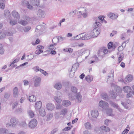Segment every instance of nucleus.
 Segmentation results:
<instances>
[{
    "mask_svg": "<svg viewBox=\"0 0 134 134\" xmlns=\"http://www.w3.org/2000/svg\"><path fill=\"white\" fill-rule=\"evenodd\" d=\"M77 14L81 15L84 18H86L88 16V12L85 7H81L76 10L71 12L69 13V15H71L73 14Z\"/></svg>",
    "mask_w": 134,
    "mask_h": 134,
    "instance_id": "1",
    "label": "nucleus"
},
{
    "mask_svg": "<svg viewBox=\"0 0 134 134\" xmlns=\"http://www.w3.org/2000/svg\"><path fill=\"white\" fill-rule=\"evenodd\" d=\"M68 96L69 99L71 100L77 99V101L79 102H81L82 100V96L80 92L78 93L75 95L69 94Z\"/></svg>",
    "mask_w": 134,
    "mask_h": 134,
    "instance_id": "2",
    "label": "nucleus"
},
{
    "mask_svg": "<svg viewBox=\"0 0 134 134\" xmlns=\"http://www.w3.org/2000/svg\"><path fill=\"white\" fill-rule=\"evenodd\" d=\"M89 32L92 38L97 37L100 33L98 27L95 28Z\"/></svg>",
    "mask_w": 134,
    "mask_h": 134,
    "instance_id": "3",
    "label": "nucleus"
},
{
    "mask_svg": "<svg viewBox=\"0 0 134 134\" xmlns=\"http://www.w3.org/2000/svg\"><path fill=\"white\" fill-rule=\"evenodd\" d=\"M37 124V122L35 119H32L29 123L28 126L31 129H34L36 127Z\"/></svg>",
    "mask_w": 134,
    "mask_h": 134,
    "instance_id": "4",
    "label": "nucleus"
},
{
    "mask_svg": "<svg viewBox=\"0 0 134 134\" xmlns=\"http://www.w3.org/2000/svg\"><path fill=\"white\" fill-rule=\"evenodd\" d=\"M87 49H86L83 48L77 51L74 53V55L77 57L81 56L84 54L85 53V52L87 51ZM88 52V51H87Z\"/></svg>",
    "mask_w": 134,
    "mask_h": 134,
    "instance_id": "5",
    "label": "nucleus"
},
{
    "mask_svg": "<svg viewBox=\"0 0 134 134\" xmlns=\"http://www.w3.org/2000/svg\"><path fill=\"white\" fill-rule=\"evenodd\" d=\"M10 123L12 124V127H15L19 123L18 119L15 117L12 118L10 119Z\"/></svg>",
    "mask_w": 134,
    "mask_h": 134,
    "instance_id": "6",
    "label": "nucleus"
},
{
    "mask_svg": "<svg viewBox=\"0 0 134 134\" xmlns=\"http://www.w3.org/2000/svg\"><path fill=\"white\" fill-rule=\"evenodd\" d=\"M13 33L11 31H4L3 32H0V39L5 37L6 36H11Z\"/></svg>",
    "mask_w": 134,
    "mask_h": 134,
    "instance_id": "7",
    "label": "nucleus"
},
{
    "mask_svg": "<svg viewBox=\"0 0 134 134\" xmlns=\"http://www.w3.org/2000/svg\"><path fill=\"white\" fill-rule=\"evenodd\" d=\"M99 105L103 109H106L109 107V105L108 103L103 100H101L99 102Z\"/></svg>",
    "mask_w": 134,
    "mask_h": 134,
    "instance_id": "8",
    "label": "nucleus"
},
{
    "mask_svg": "<svg viewBox=\"0 0 134 134\" xmlns=\"http://www.w3.org/2000/svg\"><path fill=\"white\" fill-rule=\"evenodd\" d=\"M37 16L40 18H44L46 15V14L44 11L43 10L40 9L38 10L37 12Z\"/></svg>",
    "mask_w": 134,
    "mask_h": 134,
    "instance_id": "9",
    "label": "nucleus"
},
{
    "mask_svg": "<svg viewBox=\"0 0 134 134\" xmlns=\"http://www.w3.org/2000/svg\"><path fill=\"white\" fill-rule=\"evenodd\" d=\"M34 85L35 86L37 87L40 85L41 79V78L37 76L34 77Z\"/></svg>",
    "mask_w": 134,
    "mask_h": 134,
    "instance_id": "10",
    "label": "nucleus"
},
{
    "mask_svg": "<svg viewBox=\"0 0 134 134\" xmlns=\"http://www.w3.org/2000/svg\"><path fill=\"white\" fill-rule=\"evenodd\" d=\"M82 38L81 40H86L92 38L90 32L86 34L83 33L81 34Z\"/></svg>",
    "mask_w": 134,
    "mask_h": 134,
    "instance_id": "11",
    "label": "nucleus"
},
{
    "mask_svg": "<svg viewBox=\"0 0 134 134\" xmlns=\"http://www.w3.org/2000/svg\"><path fill=\"white\" fill-rule=\"evenodd\" d=\"M108 16L111 19L115 20L117 18L118 16V14L116 13L110 12L108 14Z\"/></svg>",
    "mask_w": 134,
    "mask_h": 134,
    "instance_id": "12",
    "label": "nucleus"
},
{
    "mask_svg": "<svg viewBox=\"0 0 134 134\" xmlns=\"http://www.w3.org/2000/svg\"><path fill=\"white\" fill-rule=\"evenodd\" d=\"M47 109L49 111L53 110L54 108L55 107L53 104L51 103H47L46 106Z\"/></svg>",
    "mask_w": 134,
    "mask_h": 134,
    "instance_id": "13",
    "label": "nucleus"
},
{
    "mask_svg": "<svg viewBox=\"0 0 134 134\" xmlns=\"http://www.w3.org/2000/svg\"><path fill=\"white\" fill-rule=\"evenodd\" d=\"M42 103L41 101H37L35 104V109L36 111H38L41 108Z\"/></svg>",
    "mask_w": 134,
    "mask_h": 134,
    "instance_id": "14",
    "label": "nucleus"
},
{
    "mask_svg": "<svg viewBox=\"0 0 134 134\" xmlns=\"http://www.w3.org/2000/svg\"><path fill=\"white\" fill-rule=\"evenodd\" d=\"M45 26L43 25H37L36 27L35 31L36 32L40 31L43 32L45 29Z\"/></svg>",
    "mask_w": 134,
    "mask_h": 134,
    "instance_id": "15",
    "label": "nucleus"
},
{
    "mask_svg": "<svg viewBox=\"0 0 134 134\" xmlns=\"http://www.w3.org/2000/svg\"><path fill=\"white\" fill-rule=\"evenodd\" d=\"M91 115L93 118H97L99 115L98 111L96 110H94L91 111Z\"/></svg>",
    "mask_w": 134,
    "mask_h": 134,
    "instance_id": "16",
    "label": "nucleus"
},
{
    "mask_svg": "<svg viewBox=\"0 0 134 134\" xmlns=\"http://www.w3.org/2000/svg\"><path fill=\"white\" fill-rule=\"evenodd\" d=\"M12 15L15 20H19L20 18V15L17 12L15 11H13L12 13Z\"/></svg>",
    "mask_w": 134,
    "mask_h": 134,
    "instance_id": "17",
    "label": "nucleus"
},
{
    "mask_svg": "<svg viewBox=\"0 0 134 134\" xmlns=\"http://www.w3.org/2000/svg\"><path fill=\"white\" fill-rule=\"evenodd\" d=\"M133 79V76L131 74L128 75L125 77V80L127 82H130L132 81Z\"/></svg>",
    "mask_w": 134,
    "mask_h": 134,
    "instance_id": "18",
    "label": "nucleus"
},
{
    "mask_svg": "<svg viewBox=\"0 0 134 134\" xmlns=\"http://www.w3.org/2000/svg\"><path fill=\"white\" fill-rule=\"evenodd\" d=\"M13 96L14 97H18L19 93L18 88L16 87H15L13 90Z\"/></svg>",
    "mask_w": 134,
    "mask_h": 134,
    "instance_id": "19",
    "label": "nucleus"
},
{
    "mask_svg": "<svg viewBox=\"0 0 134 134\" xmlns=\"http://www.w3.org/2000/svg\"><path fill=\"white\" fill-rule=\"evenodd\" d=\"M85 128L87 130H91L92 129V126L90 122H85L84 124Z\"/></svg>",
    "mask_w": 134,
    "mask_h": 134,
    "instance_id": "20",
    "label": "nucleus"
},
{
    "mask_svg": "<svg viewBox=\"0 0 134 134\" xmlns=\"http://www.w3.org/2000/svg\"><path fill=\"white\" fill-rule=\"evenodd\" d=\"M129 41V40L124 42L121 46H120L118 48V50L119 51H122L126 46V43H127Z\"/></svg>",
    "mask_w": 134,
    "mask_h": 134,
    "instance_id": "21",
    "label": "nucleus"
},
{
    "mask_svg": "<svg viewBox=\"0 0 134 134\" xmlns=\"http://www.w3.org/2000/svg\"><path fill=\"white\" fill-rule=\"evenodd\" d=\"M71 92L73 93L72 94L70 93L69 94H72V95H76L77 94V88L75 86H72L71 89Z\"/></svg>",
    "mask_w": 134,
    "mask_h": 134,
    "instance_id": "22",
    "label": "nucleus"
},
{
    "mask_svg": "<svg viewBox=\"0 0 134 134\" xmlns=\"http://www.w3.org/2000/svg\"><path fill=\"white\" fill-rule=\"evenodd\" d=\"M30 3L31 4L33 5H38L39 4V0H30Z\"/></svg>",
    "mask_w": 134,
    "mask_h": 134,
    "instance_id": "23",
    "label": "nucleus"
},
{
    "mask_svg": "<svg viewBox=\"0 0 134 134\" xmlns=\"http://www.w3.org/2000/svg\"><path fill=\"white\" fill-rule=\"evenodd\" d=\"M123 91L125 93L130 92L131 90V88L129 86H125L123 88Z\"/></svg>",
    "mask_w": 134,
    "mask_h": 134,
    "instance_id": "24",
    "label": "nucleus"
},
{
    "mask_svg": "<svg viewBox=\"0 0 134 134\" xmlns=\"http://www.w3.org/2000/svg\"><path fill=\"white\" fill-rule=\"evenodd\" d=\"M62 85L60 82H57L56 83L54 86V87L57 90L60 89L62 87Z\"/></svg>",
    "mask_w": 134,
    "mask_h": 134,
    "instance_id": "25",
    "label": "nucleus"
},
{
    "mask_svg": "<svg viewBox=\"0 0 134 134\" xmlns=\"http://www.w3.org/2000/svg\"><path fill=\"white\" fill-rule=\"evenodd\" d=\"M39 113L41 116H44L46 114V112L44 109L41 108L38 110Z\"/></svg>",
    "mask_w": 134,
    "mask_h": 134,
    "instance_id": "26",
    "label": "nucleus"
},
{
    "mask_svg": "<svg viewBox=\"0 0 134 134\" xmlns=\"http://www.w3.org/2000/svg\"><path fill=\"white\" fill-rule=\"evenodd\" d=\"M62 104L63 106L67 107L71 104V103L69 100H64L63 101Z\"/></svg>",
    "mask_w": 134,
    "mask_h": 134,
    "instance_id": "27",
    "label": "nucleus"
},
{
    "mask_svg": "<svg viewBox=\"0 0 134 134\" xmlns=\"http://www.w3.org/2000/svg\"><path fill=\"white\" fill-rule=\"evenodd\" d=\"M53 116V114L52 113L48 114L46 117V120L47 121H49L52 118Z\"/></svg>",
    "mask_w": 134,
    "mask_h": 134,
    "instance_id": "28",
    "label": "nucleus"
},
{
    "mask_svg": "<svg viewBox=\"0 0 134 134\" xmlns=\"http://www.w3.org/2000/svg\"><path fill=\"white\" fill-rule=\"evenodd\" d=\"M4 14L5 16L7 18H10L11 16L9 11L8 10H5Z\"/></svg>",
    "mask_w": 134,
    "mask_h": 134,
    "instance_id": "29",
    "label": "nucleus"
},
{
    "mask_svg": "<svg viewBox=\"0 0 134 134\" xmlns=\"http://www.w3.org/2000/svg\"><path fill=\"white\" fill-rule=\"evenodd\" d=\"M29 100L30 102H35L36 100V98L35 96L32 95L29 96Z\"/></svg>",
    "mask_w": 134,
    "mask_h": 134,
    "instance_id": "30",
    "label": "nucleus"
},
{
    "mask_svg": "<svg viewBox=\"0 0 134 134\" xmlns=\"http://www.w3.org/2000/svg\"><path fill=\"white\" fill-rule=\"evenodd\" d=\"M107 114L108 115L113 116L114 115L112 114V110L111 109H106Z\"/></svg>",
    "mask_w": 134,
    "mask_h": 134,
    "instance_id": "31",
    "label": "nucleus"
},
{
    "mask_svg": "<svg viewBox=\"0 0 134 134\" xmlns=\"http://www.w3.org/2000/svg\"><path fill=\"white\" fill-rule=\"evenodd\" d=\"M85 79L88 82H90L92 81L93 78L91 75H89L85 77Z\"/></svg>",
    "mask_w": 134,
    "mask_h": 134,
    "instance_id": "32",
    "label": "nucleus"
},
{
    "mask_svg": "<svg viewBox=\"0 0 134 134\" xmlns=\"http://www.w3.org/2000/svg\"><path fill=\"white\" fill-rule=\"evenodd\" d=\"M18 23L24 26L26 25L28 23L27 21L25 20H20L18 21Z\"/></svg>",
    "mask_w": 134,
    "mask_h": 134,
    "instance_id": "33",
    "label": "nucleus"
},
{
    "mask_svg": "<svg viewBox=\"0 0 134 134\" xmlns=\"http://www.w3.org/2000/svg\"><path fill=\"white\" fill-rule=\"evenodd\" d=\"M108 49H111L112 51L115 48V47L113 45V43L111 42H110L108 44Z\"/></svg>",
    "mask_w": 134,
    "mask_h": 134,
    "instance_id": "34",
    "label": "nucleus"
},
{
    "mask_svg": "<svg viewBox=\"0 0 134 134\" xmlns=\"http://www.w3.org/2000/svg\"><path fill=\"white\" fill-rule=\"evenodd\" d=\"M101 129L105 132H108L109 131L110 129L107 127L105 126H102L100 127Z\"/></svg>",
    "mask_w": 134,
    "mask_h": 134,
    "instance_id": "35",
    "label": "nucleus"
},
{
    "mask_svg": "<svg viewBox=\"0 0 134 134\" xmlns=\"http://www.w3.org/2000/svg\"><path fill=\"white\" fill-rule=\"evenodd\" d=\"M55 100L58 103H60L62 101V100L60 98V96H55L54 97Z\"/></svg>",
    "mask_w": 134,
    "mask_h": 134,
    "instance_id": "36",
    "label": "nucleus"
},
{
    "mask_svg": "<svg viewBox=\"0 0 134 134\" xmlns=\"http://www.w3.org/2000/svg\"><path fill=\"white\" fill-rule=\"evenodd\" d=\"M55 46L54 44L50 45L48 47V50L51 51L52 50H55L56 49V48L54 47Z\"/></svg>",
    "mask_w": 134,
    "mask_h": 134,
    "instance_id": "37",
    "label": "nucleus"
},
{
    "mask_svg": "<svg viewBox=\"0 0 134 134\" xmlns=\"http://www.w3.org/2000/svg\"><path fill=\"white\" fill-rule=\"evenodd\" d=\"M110 104L111 105L113 106L114 108H116L118 109V110L120 111V108H119L118 105L115 103H114L112 101H110Z\"/></svg>",
    "mask_w": 134,
    "mask_h": 134,
    "instance_id": "38",
    "label": "nucleus"
},
{
    "mask_svg": "<svg viewBox=\"0 0 134 134\" xmlns=\"http://www.w3.org/2000/svg\"><path fill=\"white\" fill-rule=\"evenodd\" d=\"M67 112L68 111L67 109L66 108H64L62 109L61 110L60 113L61 115L64 116L66 114Z\"/></svg>",
    "mask_w": 134,
    "mask_h": 134,
    "instance_id": "39",
    "label": "nucleus"
},
{
    "mask_svg": "<svg viewBox=\"0 0 134 134\" xmlns=\"http://www.w3.org/2000/svg\"><path fill=\"white\" fill-rule=\"evenodd\" d=\"M7 131V129L5 128H0V134H4L6 133Z\"/></svg>",
    "mask_w": 134,
    "mask_h": 134,
    "instance_id": "40",
    "label": "nucleus"
},
{
    "mask_svg": "<svg viewBox=\"0 0 134 134\" xmlns=\"http://www.w3.org/2000/svg\"><path fill=\"white\" fill-rule=\"evenodd\" d=\"M114 87L115 91L117 92L120 93L122 92V89L120 87L116 85H114Z\"/></svg>",
    "mask_w": 134,
    "mask_h": 134,
    "instance_id": "41",
    "label": "nucleus"
},
{
    "mask_svg": "<svg viewBox=\"0 0 134 134\" xmlns=\"http://www.w3.org/2000/svg\"><path fill=\"white\" fill-rule=\"evenodd\" d=\"M28 114L29 116L31 118L33 117L34 116V112L31 110H29L28 111Z\"/></svg>",
    "mask_w": 134,
    "mask_h": 134,
    "instance_id": "42",
    "label": "nucleus"
},
{
    "mask_svg": "<svg viewBox=\"0 0 134 134\" xmlns=\"http://www.w3.org/2000/svg\"><path fill=\"white\" fill-rule=\"evenodd\" d=\"M73 38L74 39V40H77L80 39L81 40V38H82V36L81 35V34L75 36H74L73 37Z\"/></svg>",
    "mask_w": 134,
    "mask_h": 134,
    "instance_id": "43",
    "label": "nucleus"
},
{
    "mask_svg": "<svg viewBox=\"0 0 134 134\" xmlns=\"http://www.w3.org/2000/svg\"><path fill=\"white\" fill-rule=\"evenodd\" d=\"M101 96L103 99L106 100H108V97L106 93H102L101 95Z\"/></svg>",
    "mask_w": 134,
    "mask_h": 134,
    "instance_id": "44",
    "label": "nucleus"
},
{
    "mask_svg": "<svg viewBox=\"0 0 134 134\" xmlns=\"http://www.w3.org/2000/svg\"><path fill=\"white\" fill-rule=\"evenodd\" d=\"M59 40L58 38L57 37L54 38L52 40L53 43L54 45H56L57 43L59 42Z\"/></svg>",
    "mask_w": 134,
    "mask_h": 134,
    "instance_id": "45",
    "label": "nucleus"
},
{
    "mask_svg": "<svg viewBox=\"0 0 134 134\" xmlns=\"http://www.w3.org/2000/svg\"><path fill=\"white\" fill-rule=\"evenodd\" d=\"M61 115L60 113L56 112L54 116L55 118L58 119L61 118Z\"/></svg>",
    "mask_w": 134,
    "mask_h": 134,
    "instance_id": "46",
    "label": "nucleus"
},
{
    "mask_svg": "<svg viewBox=\"0 0 134 134\" xmlns=\"http://www.w3.org/2000/svg\"><path fill=\"white\" fill-rule=\"evenodd\" d=\"M124 57L123 54H120L118 57V61L119 63H120L123 59Z\"/></svg>",
    "mask_w": 134,
    "mask_h": 134,
    "instance_id": "47",
    "label": "nucleus"
},
{
    "mask_svg": "<svg viewBox=\"0 0 134 134\" xmlns=\"http://www.w3.org/2000/svg\"><path fill=\"white\" fill-rule=\"evenodd\" d=\"M69 76L70 77H73L74 75L75 72L73 71L72 69H71L69 70Z\"/></svg>",
    "mask_w": 134,
    "mask_h": 134,
    "instance_id": "48",
    "label": "nucleus"
},
{
    "mask_svg": "<svg viewBox=\"0 0 134 134\" xmlns=\"http://www.w3.org/2000/svg\"><path fill=\"white\" fill-rule=\"evenodd\" d=\"M100 25L101 24L100 23L97 21H96V22L93 24V26L95 28L97 27L100 26Z\"/></svg>",
    "mask_w": 134,
    "mask_h": 134,
    "instance_id": "49",
    "label": "nucleus"
},
{
    "mask_svg": "<svg viewBox=\"0 0 134 134\" xmlns=\"http://www.w3.org/2000/svg\"><path fill=\"white\" fill-rule=\"evenodd\" d=\"M32 69L36 72L40 71L41 70V69L38 66L34 67Z\"/></svg>",
    "mask_w": 134,
    "mask_h": 134,
    "instance_id": "50",
    "label": "nucleus"
},
{
    "mask_svg": "<svg viewBox=\"0 0 134 134\" xmlns=\"http://www.w3.org/2000/svg\"><path fill=\"white\" fill-rule=\"evenodd\" d=\"M10 24L12 25H13L16 24L17 23L16 20H11L10 21Z\"/></svg>",
    "mask_w": 134,
    "mask_h": 134,
    "instance_id": "51",
    "label": "nucleus"
},
{
    "mask_svg": "<svg viewBox=\"0 0 134 134\" xmlns=\"http://www.w3.org/2000/svg\"><path fill=\"white\" fill-rule=\"evenodd\" d=\"M117 96V94L114 92H112L110 94V96L113 99L116 98Z\"/></svg>",
    "mask_w": 134,
    "mask_h": 134,
    "instance_id": "52",
    "label": "nucleus"
},
{
    "mask_svg": "<svg viewBox=\"0 0 134 134\" xmlns=\"http://www.w3.org/2000/svg\"><path fill=\"white\" fill-rule=\"evenodd\" d=\"M20 126L23 127L27 126V124L25 121L21 122L20 124Z\"/></svg>",
    "mask_w": 134,
    "mask_h": 134,
    "instance_id": "53",
    "label": "nucleus"
},
{
    "mask_svg": "<svg viewBox=\"0 0 134 134\" xmlns=\"http://www.w3.org/2000/svg\"><path fill=\"white\" fill-rule=\"evenodd\" d=\"M31 29V27L30 26L25 27L23 29L25 32H27L29 31Z\"/></svg>",
    "mask_w": 134,
    "mask_h": 134,
    "instance_id": "54",
    "label": "nucleus"
},
{
    "mask_svg": "<svg viewBox=\"0 0 134 134\" xmlns=\"http://www.w3.org/2000/svg\"><path fill=\"white\" fill-rule=\"evenodd\" d=\"M43 52V51L41 49H37L35 51V53L36 54L38 55Z\"/></svg>",
    "mask_w": 134,
    "mask_h": 134,
    "instance_id": "55",
    "label": "nucleus"
},
{
    "mask_svg": "<svg viewBox=\"0 0 134 134\" xmlns=\"http://www.w3.org/2000/svg\"><path fill=\"white\" fill-rule=\"evenodd\" d=\"M40 72L46 76H48V74L47 72H46L45 71H44V70H42V69Z\"/></svg>",
    "mask_w": 134,
    "mask_h": 134,
    "instance_id": "56",
    "label": "nucleus"
},
{
    "mask_svg": "<svg viewBox=\"0 0 134 134\" xmlns=\"http://www.w3.org/2000/svg\"><path fill=\"white\" fill-rule=\"evenodd\" d=\"M18 104V102L17 101H16L14 103H13L12 104V107L13 109H14L15 108V107L17 106V105Z\"/></svg>",
    "mask_w": 134,
    "mask_h": 134,
    "instance_id": "57",
    "label": "nucleus"
},
{
    "mask_svg": "<svg viewBox=\"0 0 134 134\" xmlns=\"http://www.w3.org/2000/svg\"><path fill=\"white\" fill-rule=\"evenodd\" d=\"M4 50L3 48V47L2 45L0 44V54H2L4 53Z\"/></svg>",
    "mask_w": 134,
    "mask_h": 134,
    "instance_id": "58",
    "label": "nucleus"
},
{
    "mask_svg": "<svg viewBox=\"0 0 134 134\" xmlns=\"http://www.w3.org/2000/svg\"><path fill=\"white\" fill-rule=\"evenodd\" d=\"M79 66V65L78 63H76L74 64L73 66H72V69L74 68L75 69H77V68H78Z\"/></svg>",
    "mask_w": 134,
    "mask_h": 134,
    "instance_id": "59",
    "label": "nucleus"
},
{
    "mask_svg": "<svg viewBox=\"0 0 134 134\" xmlns=\"http://www.w3.org/2000/svg\"><path fill=\"white\" fill-rule=\"evenodd\" d=\"M19 61V59H16L14 60L12 63L9 65V66H10L18 62Z\"/></svg>",
    "mask_w": 134,
    "mask_h": 134,
    "instance_id": "60",
    "label": "nucleus"
},
{
    "mask_svg": "<svg viewBox=\"0 0 134 134\" xmlns=\"http://www.w3.org/2000/svg\"><path fill=\"white\" fill-rule=\"evenodd\" d=\"M27 8L30 9H31L33 8V7L31 5H30L29 2H27Z\"/></svg>",
    "mask_w": 134,
    "mask_h": 134,
    "instance_id": "61",
    "label": "nucleus"
},
{
    "mask_svg": "<svg viewBox=\"0 0 134 134\" xmlns=\"http://www.w3.org/2000/svg\"><path fill=\"white\" fill-rule=\"evenodd\" d=\"M22 111V109L21 108H20L16 109V112L17 113H20Z\"/></svg>",
    "mask_w": 134,
    "mask_h": 134,
    "instance_id": "62",
    "label": "nucleus"
},
{
    "mask_svg": "<svg viewBox=\"0 0 134 134\" xmlns=\"http://www.w3.org/2000/svg\"><path fill=\"white\" fill-rule=\"evenodd\" d=\"M58 130L57 128L54 129L51 132V134H54V133L57 132Z\"/></svg>",
    "mask_w": 134,
    "mask_h": 134,
    "instance_id": "63",
    "label": "nucleus"
},
{
    "mask_svg": "<svg viewBox=\"0 0 134 134\" xmlns=\"http://www.w3.org/2000/svg\"><path fill=\"white\" fill-rule=\"evenodd\" d=\"M62 107V105H60V104H57L56 108L57 109H60Z\"/></svg>",
    "mask_w": 134,
    "mask_h": 134,
    "instance_id": "64",
    "label": "nucleus"
}]
</instances>
